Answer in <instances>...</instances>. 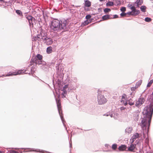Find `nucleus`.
Masks as SVG:
<instances>
[{"mask_svg": "<svg viewBox=\"0 0 153 153\" xmlns=\"http://www.w3.org/2000/svg\"><path fill=\"white\" fill-rule=\"evenodd\" d=\"M128 7H129L134 12L132 14L134 16H136L138 15L140 13V11L139 10H136L135 7L132 6V4H129L128 5Z\"/></svg>", "mask_w": 153, "mask_h": 153, "instance_id": "0eeeda50", "label": "nucleus"}, {"mask_svg": "<svg viewBox=\"0 0 153 153\" xmlns=\"http://www.w3.org/2000/svg\"><path fill=\"white\" fill-rule=\"evenodd\" d=\"M106 5L107 6H112L114 5V3L111 1H108Z\"/></svg>", "mask_w": 153, "mask_h": 153, "instance_id": "a878e982", "label": "nucleus"}, {"mask_svg": "<svg viewBox=\"0 0 153 153\" xmlns=\"http://www.w3.org/2000/svg\"><path fill=\"white\" fill-rule=\"evenodd\" d=\"M97 95V101L99 104L102 105L106 103L107 102V100L105 97L104 95L101 94V92L98 90Z\"/></svg>", "mask_w": 153, "mask_h": 153, "instance_id": "20e7f679", "label": "nucleus"}, {"mask_svg": "<svg viewBox=\"0 0 153 153\" xmlns=\"http://www.w3.org/2000/svg\"><path fill=\"white\" fill-rule=\"evenodd\" d=\"M4 153V152L3 151H0V153Z\"/></svg>", "mask_w": 153, "mask_h": 153, "instance_id": "a18cd8bd", "label": "nucleus"}, {"mask_svg": "<svg viewBox=\"0 0 153 153\" xmlns=\"http://www.w3.org/2000/svg\"><path fill=\"white\" fill-rule=\"evenodd\" d=\"M120 10L122 12H124L126 10V8L125 7H122L120 9Z\"/></svg>", "mask_w": 153, "mask_h": 153, "instance_id": "72a5a7b5", "label": "nucleus"}, {"mask_svg": "<svg viewBox=\"0 0 153 153\" xmlns=\"http://www.w3.org/2000/svg\"><path fill=\"white\" fill-rule=\"evenodd\" d=\"M127 147L125 145H121L118 148V149L120 151H124L126 149Z\"/></svg>", "mask_w": 153, "mask_h": 153, "instance_id": "dca6fc26", "label": "nucleus"}, {"mask_svg": "<svg viewBox=\"0 0 153 153\" xmlns=\"http://www.w3.org/2000/svg\"><path fill=\"white\" fill-rule=\"evenodd\" d=\"M58 109L59 115H61L62 114V111L61 109V105L59 100H57V99H56Z\"/></svg>", "mask_w": 153, "mask_h": 153, "instance_id": "9d476101", "label": "nucleus"}, {"mask_svg": "<svg viewBox=\"0 0 153 153\" xmlns=\"http://www.w3.org/2000/svg\"><path fill=\"white\" fill-rule=\"evenodd\" d=\"M153 83V79L151 80L148 83L147 87H150Z\"/></svg>", "mask_w": 153, "mask_h": 153, "instance_id": "393cba45", "label": "nucleus"}, {"mask_svg": "<svg viewBox=\"0 0 153 153\" xmlns=\"http://www.w3.org/2000/svg\"><path fill=\"white\" fill-rule=\"evenodd\" d=\"M144 101L145 99L143 98L140 97L136 102L135 105L138 107H139L144 102Z\"/></svg>", "mask_w": 153, "mask_h": 153, "instance_id": "6e6552de", "label": "nucleus"}, {"mask_svg": "<svg viewBox=\"0 0 153 153\" xmlns=\"http://www.w3.org/2000/svg\"><path fill=\"white\" fill-rule=\"evenodd\" d=\"M9 153H19V152L15 150H11L9 152Z\"/></svg>", "mask_w": 153, "mask_h": 153, "instance_id": "58836bf2", "label": "nucleus"}, {"mask_svg": "<svg viewBox=\"0 0 153 153\" xmlns=\"http://www.w3.org/2000/svg\"><path fill=\"white\" fill-rule=\"evenodd\" d=\"M118 17V16L117 15H114V18H116Z\"/></svg>", "mask_w": 153, "mask_h": 153, "instance_id": "79ce46f5", "label": "nucleus"}, {"mask_svg": "<svg viewBox=\"0 0 153 153\" xmlns=\"http://www.w3.org/2000/svg\"><path fill=\"white\" fill-rule=\"evenodd\" d=\"M43 41L48 45H51L53 43L52 39L51 38L47 37L45 38H44Z\"/></svg>", "mask_w": 153, "mask_h": 153, "instance_id": "1a4fd4ad", "label": "nucleus"}, {"mask_svg": "<svg viewBox=\"0 0 153 153\" xmlns=\"http://www.w3.org/2000/svg\"><path fill=\"white\" fill-rule=\"evenodd\" d=\"M89 22L87 20L85 21H84L82 24L81 26H85L86 25H88L89 23Z\"/></svg>", "mask_w": 153, "mask_h": 153, "instance_id": "4be33fe9", "label": "nucleus"}, {"mask_svg": "<svg viewBox=\"0 0 153 153\" xmlns=\"http://www.w3.org/2000/svg\"><path fill=\"white\" fill-rule=\"evenodd\" d=\"M111 10L110 9L106 8L104 9V11L105 13H106L111 11Z\"/></svg>", "mask_w": 153, "mask_h": 153, "instance_id": "c756f323", "label": "nucleus"}, {"mask_svg": "<svg viewBox=\"0 0 153 153\" xmlns=\"http://www.w3.org/2000/svg\"><path fill=\"white\" fill-rule=\"evenodd\" d=\"M143 3V0H137L135 2V4H136L137 7H139L140 5H141Z\"/></svg>", "mask_w": 153, "mask_h": 153, "instance_id": "2eb2a0df", "label": "nucleus"}, {"mask_svg": "<svg viewBox=\"0 0 153 153\" xmlns=\"http://www.w3.org/2000/svg\"><path fill=\"white\" fill-rule=\"evenodd\" d=\"M126 13L123 12L120 14V15L121 17H124L126 16Z\"/></svg>", "mask_w": 153, "mask_h": 153, "instance_id": "f704fd0d", "label": "nucleus"}, {"mask_svg": "<svg viewBox=\"0 0 153 153\" xmlns=\"http://www.w3.org/2000/svg\"><path fill=\"white\" fill-rule=\"evenodd\" d=\"M68 85H65L62 88V90H65V89L68 87Z\"/></svg>", "mask_w": 153, "mask_h": 153, "instance_id": "e433bc0d", "label": "nucleus"}, {"mask_svg": "<svg viewBox=\"0 0 153 153\" xmlns=\"http://www.w3.org/2000/svg\"><path fill=\"white\" fill-rule=\"evenodd\" d=\"M32 64V63H31V64H30V65H31Z\"/></svg>", "mask_w": 153, "mask_h": 153, "instance_id": "8fccbe9b", "label": "nucleus"}, {"mask_svg": "<svg viewBox=\"0 0 153 153\" xmlns=\"http://www.w3.org/2000/svg\"><path fill=\"white\" fill-rule=\"evenodd\" d=\"M16 13L19 16H22V13L21 11L19 10H17L16 11Z\"/></svg>", "mask_w": 153, "mask_h": 153, "instance_id": "cd10ccee", "label": "nucleus"}, {"mask_svg": "<svg viewBox=\"0 0 153 153\" xmlns=\"http://www.w3.org/2000/svg\"><path fill=\"white\" fill-rule=\"evenodd\" d=\"M60 117H61V119H62V115H60Z\"/></svg>", "mask_w": 153, "mask_h": 153, "instance_id": "49530a36", "label": "nucleus"}, {"mask_svg": "<svg viewBox=\"0 0 153 153\" xmlns=\"http://www.w3.org/2000/svg\"><path fill=\"white\" fill-rule=\"evenodd\" d=\"M117 147V145L116 144H114L112 146V148L114 150H115Z\"/></svg>", "mask_w": 153, "mask_h": 153, "instance_id": "2f4dec72", "label": "nucleus"}, {"mask_svg": "<svg viewBox=\"0 0 153 153\" xmlns=\"http://www.w3.org/2000/svg\"><path fill=\"white\" fill-rule=\"evenodd\" d=\"M139 137V134L138 133H136L131 138V139L130 141H131V143H133L135 140L137 139Z\"/></svg>", "mask_w": 153, "mask_h": 153, "instance_id": "f8f14e48", "label": "nucleus"}, {"mask_svg": "<svg viewBox=\"0 0 153 153\" xmlns=\"http://www.w3.org/2000/svg\"><path fill=\"white\" fill-rule=\"evenodd\" d=\"M102 18L103 20H107L110 18V16L108 15H105L102 16Z\"/></svg>", "mask_w": 153, "mask_h": 153, "instance_id": "412c9836", "label": "nucleus"}, {"mask_svg": "<svg viewBox=\"0 0 153 153\" xmlns=\"http://www.w3.org/2000/svg\"><path fill=\"white\" fill-rule=\"evenodd\" d=\"M39 36V35H37L36 36H35L33 37L32 39V41H36V40H38L39 41H41L40 38Z\"/></svg>", "mask_w": 153, "mask_h": 153, "instance_id": "a211bd4d", "label": "nucleus"}, {"mask_svg": "<svg viewBox=\"0 0 153 153\" xmlns=\"http://www.w3.org/2000/svg\"><path fill=\"white\" fill-rule=\"evenodd\" d=\"M67 21L60 20L57 19H53L51 22L50 27L55 32H60L66 28Z\"/></svg>", "mask_w": 153, "mask_h": 153, "instance_id": "f257e3e1", "label": "nucleus"}, {"mask_svg": "<svg viewBox=\"0 0 153 153\" xmlns=\"http://www.w3.org/2000/svg\"><path fill=\"white\" fill-rule=\"evenodd\" d=\"M113 114L112 113V112H109V113H108L107 114H106V115H113Z\"/></svg>", "mask_w": 153, "mask_h": 153, "instance_id": "37998d69", "label": "nucleus"}, {"mask_svg": "<svg viewBox=\"0 0 153 153\" xmlns=\"http://www.w3.org/2000/svg\"><path fill=\"white\" fill-rule=\"evenodd\" d=\"M26 18L28 21L30 25L31 26V25H33V22L35 21V19L34 18L31 16H27Z\"/></svg>", "mask_w": 153, "mask_h": 153, "instance_id": "9b49d317", "label": "nucleus"}, {"mask_svg": "<svg viewBox=\"0 0 153 153\" xmlns=\"http://www.w3.org/2000/svg\"><path fill=\"white\" fill-rule=\"evenodd\" d=\"M47 34L45 32L43 31H41L40 34L39 35V36L40 37L41 40L42 39L43 41L44 40V38H45L47 36H46Z\"/></svg>", "mask_w": 153, "mask_h": 153, "instance_id": "4468645a", "label": "nucleus"}, {"mask_svg": "<svg viewBox=\"0 0 153 153\" xmlns=\"http://www.w3.org/2000/svg\"><path fill=\"white\" fill-rule=\"evenodd\" d=\"M91 17V16L90 15H87L86 17L85 18L87 19H90Z\"/></svg>", "mask_w": 153, "mask_h": 153, "instance_id": "c9c22d12", "label": "nucleus"}, {"mask_svg": "<svg viewBox=\"0 0 153 153\" xmlns=\"http://www.w3.org/2000/svg\"><path fill=\"white\" fill-rule=\"evenodd\" d=\"M42 55L38 54L36 57H32L31 59V62L32 63H35L36 64L39 65L42 64Z\"/></svg>", "mask_w": 153, "mask_h": 153, "instance_id": "39448f33", "label": "nucleus"}, {"mask_svg": "<svg viewBox=\"0 0 153 153\" xmlns=\"http://www.w3.org/2000/svg\"><path fill=\"white\" fill-rule=\"evenodd\" d=\"M25 72V71L24 70H19L16 72H13L12 73L9 72L6 75H2V76H0V77L1 76H7L12 75H16L18 74H22V73H24Z\"/></svg>", "mask_w": 153, "mask_h": 153, "instance_id": "423d86ee", "label": "nucleus"}, {"mask_svg": "<svg viewBox=\"0 0 153 153\" xmlns=\"http://www.w3.org/2000/svg\"><path fill=\"white\" fill-rule=\"evenodd\" d=\"M62 90L63 91V92L62 93V97L63 98L65 97L67 93V91L66 90H62Z\"/></svg>", "mask_w": 153, "mask_h": 153, "instance_id": "5701e85b", "label": "nucleus"}, {"mask_svg": "<svg viewBox=\"0 0 153 153\" xmlns=\"http://www.w3.org/2000/svg\"><path fill=\"white\" fill-rule=\"evenodd\" d=\"M48 54L51 53L52 52V47L50 46L47 48L46 50Z\"/></svg>", "mask_w": 153, "mask_h": 153, "instance_id": "6ab92c4d", "label": "nucleus"}, {"mask_svg": "<svg viewBox=\"0 0 153 153\" xmlns=\"http://www.w3.org/2000/svg\"><path fill=\"white\" fill-rule=\"evenodd\" d=\"M121 102H122V103H123V104H124L125 105H126L128 104L127 102H126V99L124 100L123 99H121Z\"/></svg>", "mask_w": 153, "mask_h": 153, "instance_id": "b1692460", "label": "nucleus"}, {"mask_svg": "<svg viewBox=\"0 0 153 153\" xmlns=\"http://www.w3.org/2000/svg\"><path fill=\"white\" fill-rule=\"evenodd\" d=\"M46 65H45L44 66V67H43V68H42V69L45 71H47V69H47L46 68Z\"/></svg>", "mask_w": 153, "mask_h": 153, "instance_id": "a19ab883", "label": "nucleus"}, {"mask_svg": "<svg viewBox=\"0 0 153 153\" xmlns=\"http://www.w3.org/2000/svg\"><path fill=\"white\" fill-rule=\"evenodd\" d=\"M131 100H129L128 101V104L129 105H134V103L133 102H132L131 101Z\"/></svg>", "mask_w": 153, "mask_h": 153, "instance_id": "4c0bfd02", "label": "nucleus"}, {"mask_svg": "<svg viewBox=\"0 0 153 153\" xmlns=\"http://www.w3.org/2000/svg\"><path fill=\"white\" fill-rule=\"evenodd\" d=\"M136 145L131 144L129 147L128 149V150L129 151L134 152L135 151L134 150L135 149H137L136 148Z\"/></svg>", "mask_w": 153, "mask_h": 153, "instance_id": "ddd939ff", "label": "nucleus"}, {"mask_svg": "<svg viewBox=\"0 0 153 153\" xmlns=\"http://www.w3.org/2000/svg\"><path fill=\"white\" fill-rule=\"evenodd\" d=\"M124 109V108L123 107H121V110H123Z\"/></svg>", "mask_w": 153, "mask_h": 153, "instance_id": "c03bdc74", "label": "nucleus"}, {"mask_svg": "<svg viewBox=\"0 0 153 153\" xmlns=\"http://www.w3.org/2000/svg\"><path fill=\"white\" fill-rule=\"evenodd\" d=\"M134 13V12L132 11V10L131 11L128 12L126 13V14H128V15H131L134 16V15H132Z\"/></svg>", "mask_w": 153, "mask_h": 153, "instance_id": "473e14b6", "label": "nucleus"}, {"mask_svg": "<svg viewBox=\"0 0 153 153\" xmlns=\"http://www.w3.org/2000/svg\"><path fill=\"white\" fill-rule=\"evenodd\" d=\"M85 6L87 7H89L91 5V3L90 1L88 0L85 1Z\"/></svg>", "mask_w": 153, "mask_h": 153, "instance_id": "f3484780", "label": "nucleus"}, {"mask_svg": "<svg viewBox=\"0 0 153 153\" xmlns=\"http://www.w3.org/2000/svg\"><path fill=\"white\" fill-rule=\"evenodd\" d=\"M100 1H105V0H99Z\"/></svg>", "mask_w": 153, "mask_h": 153, "instance_id": "de8ad7c7", "label": "nucleus"}, {"mask_svg": "<svg viewBox=\"0 0 153 153\" xmlns=\"http://www.w3.org/2000/svg\"><path fill=\"white\" fill-rule=\"evenodd\" d=\"M152 116V115H145V117L143 118V120L142 121V124L141 125L142 128H143L144 127H146V125L147 124V122H148V127H149L151 122Z\"/></svg>", "mask_w": 153, "mask_h": 153, "instance_id": "7ed1b4c3", "label": "nucleus"}, {"mask_svg": "<svg viewBox=\"0 0 153 153\" xmlns=\"http://www.w3.org/2000/svg\"><path fill=\"white\" fill-rule=\"evenodd\" d=\"M152 97L150 100V104L146 108H145L143 112V115H152L153 113V92Z\"/></svg>", "mask_w": 153, "mask_h": 153, "instance_id": "f03ea898", "label": "nucleus"}, {"mask_svg": "<svg viewBox=\"0 0 153 153\" xmlns=\"http://www.w3.org/2000/svg\"><path fill=\"white\" fill-rule=\"evenodd\" d=\"M126 95L125 94H123L122 96V99H124V100H126Z\"/></svg>", "mask_w": 153, "mask_h": 153, "instance_id": "ea45409f", "label": "nucleus"}, {"mask_svg": "<svg viewBox=\"0 0 153 153\" xmlns=\"http://www.w3.org/2000/svg\"><path fill=\"white\" fill-rule=\"evenodd\" d=\"M131 128H126V132H127L128 133H130L131 132Z\"/></svg>", "mask_w": 153, "mask_h": 153, "instance_id": "c85d7f7f", "label": "nucleus"}, {"mask_svg": "<svg viewBox=\"0 0 153 153\" xmlns=\"http://www.w3.org/2000/svg\"><path fill=\"white\" fill-rule=\"evenodd\" d=\"M145 20L146 22H149L151 21L152 19L150 18L146 17L145 18Z\"/></svg>", "mask_w": 153, "mask_h": 153, "instance_id": "7c9ffc66", "label": "nucleus"}, {"mask_svg": "<svg viewBox=\"0 0 153 153\" xmlns=\"http://www.w3.org/2000/svg\"><path fill=\"white\" fill-rule=\"evenodd\" d=\"M3 0H0V1H3Z\"/></svg>", "mask_w": 153, "mask_h": 153, "instance_id": "09e8293b", "label": "nucleus"}, {"mask_svg": "<svg viewBox=\"0 0 153 153\" xmlns=\"http://www.w3.org/2000/svg\"><path fill=\"white\" fill-rule=\"evenodd\" d=\"M142 81L141 80H140L138 81L137 82L136 86H137V87L138 86H139L142 83Z\"/></svg>", "mask_w": 153, "mask_h": 153, "instance_id": "bb28decb", "label": "nucleus"}, {"mask_svg": "<svg viewBox=\"0 0 153 153\" xmlns=\"http://www.w3.org/2000/svg\"><path fill=\"white\" fill-rule=\"evenodd\" d=\"M146 7L144 5L140 7L141 10L143 12H146Z\"/></svg>", "mask_w": 153, "mask_h": 153, "instance_id": "aec40b11", "label": "nucleus"}]
</instances>
